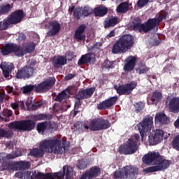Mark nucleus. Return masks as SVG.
Wrapping results in <instances>:
<instances>
[{
	"label": "nucleus",
	"mask_w": 179,
	"mask_h": 179,
	"mask_svg": "<svg viewBox=\"0 0 179 179\" xmlns=\"http://www.w3.org/2000/svg\"><path fill=\"white\" fill-rule=\"evenodd\" d=\"M41 146L48 153H55V155H62L65 150L69 148V146H65L64 141L58 138L44 140L41 141Z\"/></svg>",
	"instance_id": "1"
},
{
	"label": "nucleus",
	"mask_w": 179,
	"mask_h": 179,
	"mask_svg": "<svg viewBox=\"0 0 179 179\" xmlns=\"http://www.w3.org/2000/svg\"><path fill=\"white\" fill-rule=\"evenodd\" d=\"M36 48V45L33 43H25L22 47L19 48L16 44L8 43L6 44L4 48L1 50L3 55H8L10 52H14L17 57H23V55L33 52Z\"/></svg>",
	"instance_id": "2"
},
{
	"label": "nucleus",
	"mask_w": 179,
	"mask_h": 179,
	"mask_svg": "<svg viewBox=\"0 0 179 179\" xmlns=\"http://www.w3.org/2000/svg\"><path fill=\"white\" fill-rule=\"evenodd\" d=\"M63 171L64 173L58 172L56 173L45 175L38 172V171H34L31 177L32 179H64L65 177L66 179H69L72 177L73 169L71 166H64L63 167Z\"/></svg>",
	"instance_id": "3"
},
{
	"label": "nucleus",
	"mask_w": 179,
	"mask_h": 179,
	"mask_svg": "<svg viewBox=\"0 0 179 179\" xmlns=\"http://www.w3.org/2000/svg\"><path fill=\"white\" fill-rule=\"evenodd\" d=\"M134 45V37L130 34L120 37L112 48L113 54H124L131 50Z\"/></svg>",
	"instance_id": "4"
},
{
	"label": "nucleus",
	"mask_w": 179,
	"mask_h": 179,
	"mask_svg": "<svg viewBox=\"0 0 179 179\" xmlns=\"http://www.w3.org/2000/svg\"><path fill=\"white\" fill-rule=\"evenodd\" d=\"M139 148V136L135 134L128 139L124 145H121L120 152L122 155H132L136 152Z\"/></svg>",
	"instance_id": "5"
},
{
	"label": "nucleus",
	"mask_w": 179,
	"mask_h": 179,
	"mask_svg": "<svg viewBox=\"0 0 179 179\" xmlns=\"http://www.w3.org/2000/svg\"><path fill=\"white\" fill-rule=\"evenodd\" d=\"M138 176V169L132 166H125L122 171H115L114 173L115 178H136Z\"/></svg>",
	"instance_id": "6"
},
{
	"label": "nucleus",
	"mask_w": 179,
	"mask_h": 179,
	"mask_svg": "<svg viewBox=\"0 0 179 179\" xmlns=\"http://www.w3.org/2000/svg\"><path fill=\"white\" fill-rule=\"evenodd\" d=\"M162 22V20L157 18H153L151 20H148L147 22L141 24V23L134 24L133 26V30L136 31H145L148 32L149 30H152L153 27L159 25V24Z\"/></svg>",
	"instance_id": "7"
},
{
	"label": "nucleus",
	"mask_w": 179,
	"mask_h": 179,
	"mask_svg": "<svg viewBox=\"0 0 179 179\" xmlns=\"http://www.w3.org/2000/svg\"><path fill=\"white\" fill-rule=\"evenodd\" d=\"M34 127H36V123L31 120L14 122L8 124L10 129H14L17 131H31Z\"/></svg>",
	"instance_id": "8"
},
{
	"label": "nucleus",
	"mask_w": 179,
	"mask_h": 179,
	"mask_svg": "<svg viewBox=\"0 0 179 179\" xmlns=\"http://www.w3.org/2000/svg\"><path fill=\"white\" fill-rule=\"evenodd\" d=\"M136 128L139 131L141 138H143V136H145L148 132L152 131V128H153V117H145L143 120V122H140L137 124Z\"/></svg>",
	"instance_id": "9"
},
{
	"label": "nucleus",
	"mask_w": 179,
	"mask_h": 179,
	"mask_svg": "<svg viewBox=\"0 0 179 179\" xmlns=\"http://www.w3.org/2000/svg\"><path fill=\"white\" fill-rule=\"evenodd\" d=\"M170 164H171L170 161L164 159L163 157H161L159 162L156 164L157 166L148 167L144 169V171H145V173H155V171L166 170V169L170 166Z\"/></svg>",
	"instance_id": "10"
},
{
	"label": "nucleus",
	"mask_w": 179,
	"mask_h": 179,
	"mask_svg": "<svg viewBox=\"0 0 179 179\" xmlns=\"http://www.w3.org/2000/svg\"><path fill=\"white\" fill-rule=\"evenodd\" d=\"M55 85V78L50 77L36 87V91L43 93L50 90Z\"/></svg>",
	"instance_id": "11"
},
{
	"label": "nucleus",
	"mask_w": 179,
	"mask_h": 179,
	"mask_svg": "<svg viewBox=\"0 0 179 179\" xmlns=\"http://www.w3.org/2000/svg\"><path fill=\"white\" fill-rule=\"evenodd\" d=\"M162 157L159 152L152 151L148 152L143 157V162L145 164H157L159 159Z\"/></svg>",
	"instance_id": "12"
},
{
	"label": "nucleus",
	"mask_w": 179,
	"mask_h": 179,
	"mask_svg": "<svg viewBox=\"0 0 179 179\" xmlns=\"http://www.w3.org/2000/svg\"><path fill=\"white\" fill-rule=\"evenodd\" d=\"M136 86H138V83L134 81L124 85L115 86V89L118 94H129Z\"/></svg>",
	"instance_id": "13"
},
{
	"label": "nucleus",
	"mask_w": 179,
	"mask_h": 179,
	"mask_svg": "<svg viewBox=\"0 0 179 179\" xmlns=\"http://www.w3.org/2000/svg\"><path fill=\"white\" fill-rule=\"evenodd\" d=\"M164 136V131L162 129H157L155 134H152L149 136V143L154 146L160 143L163 141V137Z\"/></svg>",
	"instance_id": "14"
},
{
	"label": "nucleus",
	"mask_w": 179,
	"mask_h": 179,
	"mask_svg": "<svg viewBox=\"0 0 179 179\" xmlns=\"http://www.w3.org/2000/svg\"><path fill=\"white\" fill-rule=\"evenodd\" d=\"M166 104L172 113L179 112V97L171 98L169 96L166 99Z\"/></svg>",
	"instance_id": "15"
},
{
	"label": "nucleus",
	"mask_w": 179,
	"mask_h": 179,
	"mask_svg": "<svg viewBox=\"0 0 179 179\" xmlns=\"http://www.w3.org/2000/svg\"><path fill=\"white\" fill-rule=\"evenodd\" d=\"M23 17H24L23 10H19L11 14L7 20H8V23H10V24H16L17 23L22 22V19H23Z\"/></svg>",
	"instance_id": "16"
},
{
	"label": "nucleus",
	"mask_w": 179,
	"mask_h": 179,
	"mask_svg": "<svg viewBox=\"0 0 179 179\" xmlns=\"http://www.w3.org/2000/svg\"><path fill=\"white\" fill-rule=\"evenodd\" d=\"M48 29V36H55L58 34V33H59V31H61V24H59L58 21H51L50 22H49Z\"/></svg>",
	"instance_id": "17"
},
{
	"label": "nucleus",
	"mask_w": 179,
	"mask_h": 179,
	"mask_svg": "<svg viewBox=\"0 0 179 179\" xmlns=\"http://www.w3.org/2000/svg\"><path fill=\"white\" fill-rule=\"evenodd\" d=\"M34 69L30 66L24 67L22 69L20 70L17 73V79H27L33 75Z\"/></svg>",
	"instance_id": "18"
},
{
	"label": "nucleus",
	"mask_w": 179,
	"mask_h": 179,
	"mask_svg": "<svg viewBox=\"0 0 179 179\" xmlns=\"http://www.w3.org/2000/svg\"><path fill=\"white\" fill-rule=\"evenodd\" d=\"M100 174V168L94 166L82 175L81 179H92Z\"/></svg>",
	"instance_id": "19"
},
{
	"label": "nucleus",
	"mask_w": 179,
	"mask_h": 179,
	"mask_svg": "<svg viewBox=\"0 0 179 179\" xmlns=\"http://www.w3.org/2000/svg\"><path fill=\"white\" fill-rule=\"evenodd\" d=\"M117 96H113L108 99V100H105L101 103H100L98 105L97 108L98 110H106V108H110L111 106H113V104H115V103L117 102Z\"/></svg>",
	"instance_id": "20"
},
{
	"label": "nucleus",
	"mask_w": 179,
	"mask_h": 179,
	"mask_svg": "<svg viewBox=\"0 0 179 179\" xmlns=\"http://www.w3.org/2000/svg\"><path fill=\"white\" fill-rule=\"evenodd\" d=\"M100 118L92 120L89 126L86 124L82 125L83 129H90L91 131H100Z\"/></svg>",
	"instance_id": "21"
},
{
	"label": "nucleus",
	"mask_w": 179,
	"mask_h": 179,
	"mask_svg": "<svg viewBox=\"0 0 179 179\" xmlns=\"http://www.w3.org/2000/svg\"><path fill=\"white\" fill-rule=\"evenodd\" d=\"M0 68L2 69L4 78H6V79H9V76H10V73L13 69V64L3 62L1 64Z\"/></svg>",
	"instance_id": "22"
},
{
	"label": "nucleus",
	"mask_w": 179,
	"mask_h": 179,
	"mask_svg": "<svg viewBox=\"0 0 179 179\" xmlns=\"http://www.w3.org/2000/svg\"><path fill=\"white\" fill-rule=\"evenodd\" d=\"M135 64H136V57L134 56L127 57L124 66V70L125 72H131V71H134L135 68Z\"/></svg>",
	"instance_id": "23"
},
{
	"label": "nucleus",
	"mask_w": 179,
	"mask_h": 179,
	"mask_svg": "<svg viewBox=\"0 0 179 179\" xmlns=\"http://www.w3.org/2000/svg\"><path fill=\"white\" fill-rule=\"evenodd\" d=\"M86 26L85 24L80 25L76 30L74 34L75 39L78 41H82L86 38V35L85 34V29Z\"/></svg>",
	"instance_id": "24"
},
{
	"label": "nucleus",
	"mask_w": 179,
	"mask_h": 179,
	"mask_svg": "<svg viewBox=\"0 0 179 179\" xmlns=\"http://www.w3.org/2000/svg\"><path fill=\"white\" fill-rule=\"evenodd\" d=\"M162 99L163 95L162 94V92L155 91L153 92L152 97L148 99V104H157L162 101Z\"/></svg>",
	"instance_id": "25"
},
{
	"label": "nucleus",
	"mask_w": 179,
	"mask_h": 179,
	"mask_svg": "<svg viewBox=\"0 0 179 179\" xmlns=\"http://www.w3.org/2000/svg\"><path fill=\"white\" fill-rule=\"evenodd\" d=\"M155 121V124L166 125V124H169V117H167L164 113H159L156 114Z\"/></svg>",
	"instance_id": "26"
},
{
	"label": "nucleus",
	"mask_w": 179,
	"mask_h": 179,
	"mask_svg": "<svg viewBox=\"0 0 179 179\" xmlns=\"http://www.w3.org/2000/svg\"><path fill=\"white\" fill-rule=\"evenodd\" d=\"M94 93V88H88L85 90L84 91L79 92L78 94L76 95L77 99L78 100L83 99H89L92 94Z\"/></svg>",
	"instance_id": "27"
},
{
	"label": "nucleus",
	"mask_w": 179,
	"mask_h": 179,
	"mask_svg": "<svg viewBox=\"0 0 179 179\" xmlns=\"http://www.w3.org/2000/svg\"><path fill=\"white\" fill-rule=\"evenodd\" d=\"M52 64L56 68H59L62 65L66 64V58L62 56L55 57L52 59Z\"/></svg>",
	"instance_id": "28"
},
{
	"label": "nucleus",
	"mask_w": 179,
	"mask_h": 179,
	"mask_svg": "<svg viewBox=\"0 0 179 179\" xmlns=\"http://www.w3.org/2000/svg\"><path fill=\"white\" fill-rule=\"evenodd\" d=\"M120 21L117 17H109L105 20L104 27H114Z\"/></svg>",
	"instance_id": "29"
},
{
	"label": "nucleus",
	"mask_w": 179,
	"mask_h": 179,
	"mask_svg": "<svg viewBox=\"0 0 179 179\" xmlns=\"http://www.w3.org/2000/svg\"><path fill=\"white\" fill-rule=\"evenodd\" d=\"M44 152H47V150H45L41 148V142L40 143V149L38 148H35L32 150L29 155L30 156H34L35 157H43L44 156Z\"/></svg>",
	"instance_id": "30"
},
{
	"label": "nucleus",
	"mask_w": 179,
	"mask_h": 179,
	"mask_svg": "<svg viewBox=\"0 0 179 179\" xmlns=\"http://www.w3.org/2000/svg\"><path fill=\"white\" fill-rule=\"evenodd\" d=\"M93 58H94V55L93 54L84 55L78 60V65H82V64H86L87 62H90V61H92Z\"/></svg>",
	"instance_id": "31"
},
{
	"label": "nucleus",
	"mask_w": 179,
	"mask_h": 179,
	"mask_svg": "<svg viewBox=\"0 0 179 179\" xmlns=\"http://www.w3.org/2000/svg\"><path fill=\"white\" fill-rule=\"evenodd\" d=\"M107 12H108V10L105 6H99L94 10L95 16L103 17L107 13Z\"/></svg>",
	"instance_id": "32"
},
{
	"label": "nucleus",
	"mask_w": 179,
	"mask_h": 179,
	"mask_svg": "<svg viewBox=\"0 0 179 179\" xmlns=\"http://www.w3.org/2000/svg\"><path fill=\"white\" fill-rule=\"evenodd\" d=\"M128 8H129L128 3L123 2L117 7L116 10L118 13H125V12H128Z\"/></svg>",
	"instance_id": "33"
},
{
	"label": "nucleus",
	"mask_w": 179,
	"mask_h": 179,
	"mask_svg": "<svg viewBox=\"0 0 179 179\" xmlns=\"http://www.w3.org/2000/svg\"><path fill=\"white\" fill-rule=\"evenodd\" d=\"M69 96V90H66L58 94L56 97L57 101H62L64 99H68Z\"/></svg>",
	"instance_id": "34"
},
{
	"label": "nucleus",
	"mask_w": 179,
	"mask_h": 179,
	"mask_svg": "<svg viewBox=\"0 0 179 179\" xmlns=\"http://www.w3.org/2000/svg\"><path fill=\"white\" fill-rule=\"evenodd\" d=\"M81 16H83V17L90 16V15L93 13V8L90 6H85L83 8H81Z\"/></svg>",
	"instance_id": "35"
},
{
	"label": "nucleus",
	"mask_w": 179,
	"mask_h": 179,
	"mask_svg": "<svg viewBox=\"0 0 179 179\" xmlns=\"http://www.w3.org/2000/svg\"><path fill=\"white\" fill-rule=\"evenodd\" d=\"M110 122L99 118V131H101V129H107V128H110Z\"/></svg>",
	"instance_id": "36"
},
{
	"label": "nucleus",
	"mask_w": 179,
	"mask_h": 179,
	"mask_svg": "<svg viewBox=\"0 0 179 179\" xmlns=\"http://www.w3.org/2000/svg\"><path fill=\"white\" fill-rule=\"evenodd\" d=\"M48 128V124L47 123H39L37 124V131L39 134H43L47 131Z\"/></svg>",
	"instance_id": "37"
},
{
	"label": "nucleus",
	"mask_w": 179,
	"mask_h": 179,
	"mask_svg": "<svg viewBox=\"0 0 179 179\" xmlns=\"http://www.w3.org/2000/svg\"><path fill=\"white\" fill-rule=\"evenodd\" d=\"M10 9H12L10 4L0 6V13H8V12L10 11Z\"/></svg>",
	"instance_id": "38"
},
{
	"label": "nucleus",
	"mask_w": 179,
	"mask_h": 179,
	"mask_svg": "<svg viewBox=\"0 0 179 179\" xmlns=\"http://www.w3.org/2000/svg\"><path fill=\"white\" fill-rule=\"evenodd\" d=\"M13 136V133L10 131H5L2 129H0V138L5 136L6 138H10Z\"/></svg>",
	"instance_id": "39"
},
{
	"label": "nucleus",
	"mask_w": 179,
	"mask_h": 179,
	"mask_svg": "<svg viewBox=\"0 0 179 179\" xmlns=\"http://www.w3.org/2000/svg\"><path fill=\"white\" fill-rule=\"evenodd\" d=\"M9 24H10V23H9L8 20H4L0 22V31L6 30V29L9 27Z\"/></svg>",
	"instance_id": "40"
},
{
	"label": "nucleus",
	"mask_w": 179,
	"mask_h": 179,
	"mask_svg": "<svg viewBox=\"0 0 179 179\" xmlns=\"http://www.w3.org/2000/svg\"><path fill=\"white\" fill-rule=\"evenodd\" d=\"M172 146L176 150H179V136L175 137L172 141Z\"/></svg>",
	"instance_id": "41"
},
{
	"label": "nucleus",
	"mask_w": 179,
	"mask_h": 179,
	"mask_svg": "<svg viewBox=\"0 0 179 179\" xmlns=\"http://www.w3.org/2000/svg\"><path fill=\"white\" fill-rule=\"evenodd\" d=\"M73 16L76 19H80L82 17V8H76L73 12Z\"/></svg>",
	"instance_id": "42"
},
{
	"label": "nucleus",
	"mask_w": 179,
	"mask_h": 179,
	"mask_svg": "<svg viewBox=\"0 0 179 179\" xmlns=\"http://www.w3.org/2000/svg\"><path fill=\"white\" fill-rule=\"evenodd\" d=\"M26 106L28 108H30L31 107L32 108H38V107H41V103H33L31 101H27L26 102Z\"/></svg>",
	"instance_id": "43"
},
{
	"label": "nucleus",
	"mask_w": 179,
	"mask_h": 179,
	"mask_svg": "<svg viewBox=\"0 0 179 179\" xmlns=\"http://www.w3.org/2000/svg\"><path fill=\"white\" fill-rule=\"evenodd\" d=\"M33 89H34V85H26L22 87V90L24 94H27L28 93H30Z\"/></svg>",
	"instance_id": "44"
},
{
	"label": "nucleus",
	"mask_w": 179,
	"mask_h": 179,
	"mask_svg": "<svg viewBox=\"0 0 179 179\" xmlns=\"http://www.w3.org/2000/svg\"><path fill=\"white\" fill-rule=\"evenodd\" d=\"M31 174L29 171H27L24 174L21 172H17L15 173V177L17 178H26V177H29Z\"/></svg>",
	"instance_id": "45"
},
{
	"label": "nucleus",
	"mask_w": 179,
	"mask_h": 179,
	"mask_svg": "<svg viewBox=\"0 0 179 179\" xmlns=\"http://www.w3.org/2000/svg\"><path fill=\"white\" fill-rule=\"evenodd\" d=\"M18 166H20V170H24L30 167V163L26 162H21L18 164Z\"/></svg>",
	"instance_id": "46"
},
{
	"label": "nucleus",
	"mask_w": 179,
	"mask_h": 179,
	"mask_svg": "<svg viewBox=\"0 0 179 179\" xmlns=\"http://www.w3.org/2000/svg\"><path fill=\"white\" fill-rule=\"evenodd\" d=\"M149 71V68L145 66V64H143V66L136 69L137 73H146Z\"/></svg>",
	"instance_id": "47"
},
{
	"label": "nucleus",
	"mask_w": 179,
	"mask_h": 179,
	"mask_svg": "<svg viewBox=\"0 0 179 179\" xmlns=\"http://www.w3.org/2000/svg\"><path fill=\"white\" fill-rule=\"evenodd\" d=\"M103 66L106 69H110L111 68H114V62H110L108 60H106L105 62L103 63Z\"/></svg>",
	"instance_id": "48"
},
{
	"label": "nucleus",
	"mask_w": 179,
	"mask_h": 179,
	"mask_svg": "<svg viewBox=\"0 0 179 179\" xmlns=\"http://www.w3.org/2000/svg\"><path fill=\"white\" fill-rule=\"evenodd\" d=\"M77 167H78L80 170H83V169H86V162H85V161L83 160L78 161Z\"/></svg>",
	"instance_id": "49"
},
{
	"label": "nucleus",
	"mask_w": 179,
	"mask_h": 179,
	"mask_svg": "<svg viewBox=\"0 0 179 179\" xmlns=\"http://www.w3.org/2000/svg\"><path fill=\"white\" fill-rule=\"evenodd\" d=\"M149 2V0H138L137 5L139 8H143Z\"/></svg>",
	"instance_id": "50"
},
{
	"label": "nucleus",
	"mask_w": 179,
	"mask_h": 179,
	"mask_svg": "<svg viewBox=\"0 0 179 179\" xmlns=\"http://www.w3.org/2000/svg\"><path fill=\"white\" fill-rule=\"evenodd\" d=\"M134 106L137 111H141V110H143V103H137Z\"/></svg>",
	"instance_id": "51"
},
{
	"label": "nucleus",
	"mask_w": 179,
	"mask_h": 179,
	"mask_svg": "<svg viewBox=\"0 0 179 179\" xmlns=\"http://www.w3.org/2000/svg\"><path fill=\"white\" fill-rule=\"evenodd\" d=\"M19 156H22V154H11L8 155L6 156L7 159H15V157H19Z\"/></svg>",
	"instance_id": "52"
},
{
	"label": "nucleus",
	"mask_w": 179,
	"mask_h": 179,
	"mask_svg": "<svg viewBox=\"0 0 179 179\" xmlns=\"http://www.w3.org/2000/svg\"><path fill=\"white\" fill-rule=\"evenodd\" d=\"M11 107L14 110H17V108H19V105H18L17 102H15V103H11Z\"/></svg>",
	"instance_id": "53"
},
{
	"label": "nucleus",
	"mask_w": 179,
	"mask_h": 179,
	"mask_svg": "<svg viewBox=\"0 0 179 179\" xmlns=\"http://www.w3.org/2000/svg\"><path fill=\"white\" fill-rule=\"evenodd\" d=\"M18 108H24V103L23 101L17 102Z\"/></svg>",
	"instance_id": "54"
},
{
	"label": "nucleus",
	"mask_w": 179,
	"mask_h": 179,
	"mask_svg": "<svg viewBox=\"0 0 179 179\" xmlns=\"http://www.w3.org/2000/svg\"><path fill=\"white\" fill-rule=\"evenodd\" d=\"M72 78H73V74H68L64 79L65 80H71Z\"/></svg>",
	"instance_id": "55"
},
{
	"label": "nucleus",
	"mask_w": 179,
	"mask_h": 179,
	"mask_svg": "<svg viewBox=\"0 0 179 179\" xmlns=\"http://www.w3.org/2000/svg\"><path fill=\"white\" fill-rule=\"evenodd\" d=\"M80 106V101L79 100V99H78L77 101L75 103V110H76L77 108H79Z\"/></svg>",
	"instance_id": "56"
},
{
	"label": "nucleus",
	"mask_w": 179,
	"mask_h": 179,
	"mask_svg": "<svg viewBox=\"0 0 179 179\" xmlns=\"http://www.w3.org/2000/svg\"><path fill=\"white\" fill-rule=\"evenodd\" d=\"M115 36V31H111L108 35L107 37H114Z\"/></svg>",
	"instance_id": "57"
},
{
	"label": "nucleus",
	"mask_w": 179,
	"mask_h": 179,
	"mask_svg": "<svg viewBox=\"0 0 179 179\" xmlns=\"http://www.w3.org/2000/svg\"><path fill=\"white\" fill-rule=\"evenodd\" d=\"M7 148H8V149H12V148H13V142L8 143Z\"/></svg>",
	"instance_id": "58"
},
{
	"label": "nucleus",
	"mask_w": 179,
	"mask_h": 179,
	"mask_svg": "<svg viewBox=\"0 0 179 179\" xmlns=\"http://www.w3.org/2000/svg\"><path fill=\"white\" fill-rule=\"evenodd\" d=\"M73 10H75V6H74L69 8V12L70 14L72 13V12H73Z\"/></svg>",
	"instance_id": "59"
},
{
	"label": "nucleus",
	"mask_w": 179,
	"mask_h": 179,
	"mask_svg": "<svg viewBox=\"0 0 179 179\" xmlns=\"http://www.w3.org/2000/svg\"><path fill=\"white\" fill-rule=\"evenodd\" d=\"M101 45V44L100 43H96L95 45H94V47L95 48H98V47H100Z\"/></svg>",
	"instance_id": "60"
},
{
	"label": "nucleus",
	"mask_w": 179,
	"mask_h": 179,
	"mask_svg": "<svg viewBox=\"0 0 179 179\" xmlns=\"http://www.w3.org/2000/svg\"><path fill=\"white\" fill-rule=\"evenodd\" d=\"M12 90H13V88H12V87H8V93H12Z\"/></svg>",
	"instance_id": "61"
},
{
	"label": "nucleus",
	"mask_w": 179,
	"mask_h": 179,
	"mask_svg": "<svg viewBox=\"0 0 179 179\" xmlns=\"http://www.w3.org/2000/svg\"><path fill=\"white\" fill-rule=\"evenodd\" d=\"M74 115H76V111L74 112Z\"/></svg>",
	"instance_id": "62"
},
{
	"label": "nucleus",
	"mask_w": 179,
	"mask_h": 179,
	"mask_svg": "<svg viewBox=\"0 0 179 179\" xmlns=\"http://www.w3.org/2000/svg\"><path fill=\"white\" fill-rule=\"evenodd\" d=\"M69 107H71L70 106H67V108H69Z\"/></svg>",
	"instance_id": "63"
},
{
	"label": "nucleus",
	"mask_w": 179,
	"mask_h": 179,
	"mask_svg": "<svg viewBox=\"0 0 179 179\" xmlns=\"http://www.w3.org/2000/svg\"><path fill=\"white\" fill-rule=\"evenodd\" d=\"M102 1H106V0H102Z\"/></svg>",
	"instance_id": "64"
}]
</instances>
